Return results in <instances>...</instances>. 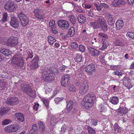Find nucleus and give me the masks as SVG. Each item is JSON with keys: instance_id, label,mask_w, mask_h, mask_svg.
Masks as SVG:
<instances>
[{"instance_id": "nucleus-45", "label": "nucleus", "mask_w": 134, "mask_h": 134, "mask_svg": "<svg viewBox=\"0 0 134 134\" xmlns=\"http://www.w3.org/2000/svg\"><path fill=\"white\" fill-rule=\"evenodd\" d=\"M50 28L51 31L53 33L56 34L58 32L56 26L51 27Z\"/></svg>"}, {"instance_id": "nucleus-1", "label": "nucleus", "mask_w": 134, "mask_h": 134, "mask_svg": "<svg viewBox=\"0 0 134 134\" xmlns=\"http://www.w3.org/2000/svg\"><path fill=\"white\" fill-rule=\"evenodd\" d=\"M95 95L92 92L88 94L84 97L83 100L81 103L82 107L87 109H90L93 105L94 100L96 99Z\"/></svg>"}, {"instance_id": "nucleus-14", "label": "nucleus", "mask_w": 134, "mask_h": 134, "mask_svg": "<svg viewBox=\"0 0 134 134\" xmlns=\"http://www.w3.org/2000/svg\"><path fill=\"white\" fill-rule=\"evenodd\" d=\"M10 25L12 27L16 29L19 27V22L16 17H12L11 18Z\"/></svg>"}, {"instance_id": "nucleus-51", "label": "nucleus", "mask_w": 134, "mask_h": 134, "mask_svg": "<svg viewBox=\"0 0 134 134\" xmlns=\"http://www.w3.org/2000/svg\"><path fill=\"white\" fill-rule=\"evenodd\" d=\"M63 98H64L63 97L60 98L57 97L55 98L54 99V100L55 102V103L58 104L59 102L62 100Z\"/></svg>"}, {"instance_id": "nucleus-27", "label": "nucleus", "mask_w": 134, "mask_h": 134, "mask_svg": "<svg viewBox=\"0 0 134 134\" xmlns=\"http://www.w3.org/2000/svg\"><path fill=\"white\" fill-rule=\"evenodd\" d=\"M90 25L93 29H95L98 28L100 26L96 21V20L94 22H91L90 23Z\"/></svg>"}, {"instance_id": "nucleus-43", "label": "nucleus", "mask_w": 134, "mask_h": 134, "mask_svg": "<svg viewBox=\"0 0 134 134\" xmlns=\"http://www.w3.org/2000/svg\"><path fill=\"white\" fill-rule=\"evenodd\" d=\"M70 22L73 24H74L76 22V18L74 16L72 15H71L70 18Z\"/></svg>"}, {"instance_id": "nucleus-44", "label": "nucleus", "mask_w": 134, "mask_h": 134, "mask_svg": "<svg viewBox=\"0 0 134 134\" xmlns=\"http://www.w3.org/2000/svg\"><path fill=\"white\" fill-rule=\"evenodd\" d=\"M8 15L6 13H4L3 15V18L2 19V21L5 22L7 21Z\"/></svg>"}, {"instance_id": "nucleus-4", "label": "nucleus", "mask_w": 134, "mask_h": 134, "mask_svg": "<svg viewBox=\"0 0 134 134\" xmlns=\"http://www.w3.org/2000/svg\"><path fill=\"white\" fill-rule=\"evenodd\" d=\"M12 63L15 66L19 67L23 66L24 63L23 57L20 54L14 56L12 58Z\"/></svg>"}, {"instance_id": "nucleus-35", "label": "nucleus", "mask_w": 134, "mask_h": 134, "mask_svg": "<svg viewBox=\"0 0 134 134\" xmlns=\"http://www.w3.org/2000/svg\"><path fill=\"white\" fill-rule=\"evenodd\" d=\"M108 45L107 42H104L102 45V47L100 48L99 49L101 50H103L106 49Z\"/></svg>"}, {"instance_id": "nucleus-53", "label": "nucleus", "mask_w": 134, "mask_h": 134, "mask_svg": "<svg viewBox=\"0 0 134 134\" xmlns=\"http://www.w3.org/2000/svg\"><path fill=\"white\" fill-rule=\"evenodd\" d=\"M56 25L55 24V21L54 20H51L49 22V27H53V26H55Z\"/></svg>"}, {"instance_id": "nucleus-34", "label": "nucleus", "mask_w": 134, "mask_h": 134, "mask_svg": "<svg viewBox=\"0 0 134 134\" xmlns=\"http://www.w3.org/2000/svg\"><path fill=\"white\" fill-rule=\"evenodd\" d=\"M9 110L8 108L2 109L0 110V115L2 116L8 112Z\"/></svg>"}, {"instance_id": "nucleus-21", "label": "nucleus", "mask_w": 134, "mask_h": 134, "mask_svg": "<svg viewBox=\"0 0 134 134\" xmlns=\"http://www.w3.org/2000/svg\"><path fill=\"white\" fill-rule=\"evenodd\" d=\"M124 23L122 20H118L115 24L116 28L118 30H119L121 29Z\"/></svg>"}, {"instance_id": "nucleus-48", "label": "nucleus", "mask_w": 134, "mask_h": 134, "mask_svg": "<svg viewBox=\"0 0 134 134\" xmlns=\"http://www.w3.org/2000/svg\"><path fill=\"white\" fill-rule=\"evenodd\" d=\"M27 54H28L27 58H32L33 56V54L31 50H29L28 51Z\"/></svg>"}, {"instance_id": "nucleus-38", "label": "nucleus", "mask_w": 134, "mask_h": 134, "mask_svg": "<svg viewBox=\"0 0 134 134\" xmlns=\"http://www.w3.org/2000/svg\"><path fill=\"white\" fill-rule=\"evenodd\" d=\"M127 37H129L131 38L134 39V33L128 32L126 34Z\"/></svg>"}, {"instance_id": "nucleus-15", "label": "nucleus", "mask_w": 134, "mask_h": 134, "mask_svg": "<svg viewBox=\"0 0 134 134\" xmlns=\"http://www.w3.org/2000/svg\"><path fill=\"white\" fill-rule=\"evenodd\" d=\"M88 84H82L80 85L79 88V93L83 95L86 93L88 89Z\"/></svg>"}, {"instance_id": "nucleus-31", "label": "nucleus", "mask_w": 134, "mask_h": 134, "mask_svg": "<svg viewBox=\"0 0 134 134\" xmlns=\"http://www.w3.org/2000/svg\"><path fill=\"white\" fill-rule=\"evenodd\" d=\"M119 126L118 125L117 123H115L114 125V129L115 130V133L116 134L120 132L121 131V130L120 129Z\"/></svg>"}, {"instance_id": "nucleus-36", "label": "nucleus", "mask_w": 134, "mask_h": 134, "mask_svg": "<svg viewBox=\"0 0 134 134\" xmlns=\"http://www.w3.org/2000/svg\"><path fill=\"white\" fill-rule=\"evenodd\" d=\"M12 105L17 104L19 102V100L18 98L15 97H13L12 100Z\"/></svg>"}, {"instance_id": "nucleus-57", "label": "nucleus", "mask_w": 134, "mask_h": 134, "mask_svg": "<svg viewBox=\"0 0 134 134\" xmlns=\"http://www.w3.org/2000/svg\"><path fill=\"white\" fill-rule=\"evenodd\" d=\"M59 92V90L57 88L55 89L54 91L53 94L51 97V99L54 98Z\"/></svg>"}, {"instance_id": "nucleus-41", "label": "nucleus", "mask_w": 134, "mask_h": 134, "mask_svg": "<svg viewBox=\"0 0 134 134\" xmlns=\"http://www.w3.org/2000/svg\"><path fill=\"white\" fill-rule=\"evenodd\" d=\"M69 90L71 91H75L76 88L73 84H70L69 87Z\"/></svg>"}, {"instance_id": "nucleus-39", "label": "nucleus", "mask_w": 134, "mask_h": 134, "mask_svg": "<svg viewBox=\"0 0 134 134\" xmlns=\"http://www.w3.org/2000/svg\"><path fill=\"white\" fill-rule=\"evenodd\" d=\"M68 111L70 112V113L72 115L74 114L77 112V110L75 107H72V108H71V109H70V110Z\"/></svg>"}, {"instance_id": "nucleus-64", "label": "nucleus", "mask_w": 134, "mask_h": 134, "mask_svg": "<svg viewBox=\"0 0 134 134\" xmlns=\"http://www.w3.org/2000/svg\"><path fill=\"white\" fill-rule=\"evenodd\" d=\"M111 68L113 70H118L119 69L118 66L117 65L112 66Z\"/></svg>"}, {"instance_id": "nucleus-42", "label": "nucleus", "mask_w": 134, "mask_h": 134, "mask_svg": "<svg viewBox=\"0 0 134 134\" xmlns=\"http://www.w3.org/2000/svg\"><path fill=\"white\" fill-rule=\"evenodd\" d=\"M98 122V120H97V119H94L91 120V121L90 122V123L91 124L96 126L97 125Z\"/></svg>"}, {"instance_id": "nucleus-2", "label": "nucleus", "mask_w": 134, "mask_h": 134, "mask_svg": "<svg viewBox=\"0 0 134 134\" xmlns=\"http://www.w3.org/2000/svg\"><path fill=\"white\" fill-rule=\"evenodd\" d=\"M54 74L51 68L45 69L42 72V79L45 81H51L54 79Z\"/></svg>"}, {"instance_id": "nucleus-28", "label": "nucleus", "mask_w": 134, "mask_h": 134, "mask_svg": "<svg viewBox=\"0 0 134 134\" xmlns=\"http://www.w3.org/2000/svg\"><path fill=\"white\" fill-rule=\"evenodd\" d=\"M48 43L51 45H53L56 41V40L54 38L51 36L48 37Z\"/></svg>"}, {"instance_id": "nucleus-5", "label": "nucleus", "mask_w": 134, "mask_h": 134, "mask_svg": "<svg viewBox=\"0 0 134 134\" xmlns=\"http://www.w3.org/2000/svg\"><path fill=\"white\" fill-rule=\"evenodd\" d=\"M96 16V19H97L96 21L101 26L103 31L104 32L106 31L108 29L106 23V21L102 16Z\"/></svg>"}, {"instance_id": "nucleus-8", "label": "nucleus", "mask_w": 134, "mask_h": 134, "mask_svg": "<svg viewBox=\"0 0 134 134\" xmlns=\"http://www.w3.org/2000/svg\"><path fill=\"white\" fill-rule=\"evenodd\" d=\"M21 89L25 92L27 94L31 96V94L33 92L29 84H21Z\"/></svg>"}, {"instance_id": "nucleus-30", "label": "nucleus", "mask_w": 134, "mask_h": 134, "mask_svg": "<svg viewBox=\"0 0 134 134\" xmlns=\"http://www.w3.org/2000/svg\"><path fill=\"white\" fill-rule=\"evenodd\" d=\"M74 34L75 31L74 28L73 27H71L69 30L68 32V37H72L74 35Z\"/></svg>"}, {"instance_id": "nucleus-37", "label": "nucleus", "mask_w": 134, "mask_h": 134, "mask_svg": "<svg viewBox=\"0 0 134 134\" xmlns=\"http://www.w3.org/2000/svg\"><path fill=\"white\" fill-rule=\"evenodd\" d=\"M99 38L100 39H102L104 38H107L108 36L105 34L103 33H99L98 34Z\"/></svg>"}, {"instance_id": "nucleus-6", "label": "nucleus", "mask_w": 134, "mask_h": 134, "mask_svg": "<svg viewBox=\"0 0 134 134\" xmlns=\"http://www.w3.org/2000/svg\"><path fill=\"white\" fill-rule=\"evenodd\" d=\"M18 16L21 25L23 26L26 25L29 22L28 18L23 13L19 14Z\"/></svg>"}, {"instance_id": "nucleus-23", "label": "nucleus", "mask_w": 134, "mask_h": 134, "mask_svg": "<svg viewBox=\"0 0 134 134\" xmlns=\"http://www.w3.org/2000/svg\"><path fill=\"white\" fill-rule=\"evenodd\" d=\"M67 104L66 107L67 109V110H70V109L74 107L73 105V102L72 100H68L66 102Z\"/></svg>"}, {"instance_id": "nucleus-63", "label": "nucleus", "mask_w": 134, "mask_h": 134, "mask_svg": "<svg viewBox=\"0 0 134 134\" xmlns=\"http://www.w3.org/2000/svg\"><path fill=\"white\" fill-rule=\"evenodd\" d=\"M95 4L96 9L97 10H100L101 9V8L100 7L101 6L99 5L97 3H95Z\"/></svg>"}, {"instance_id": "nucleus-18", "label": "nucleus", "mask_w": 134, "mask_h": 134, "mask_svg": "<svg viewBox=\"0 0 134 134\" xmlns=\"http://www.w3.org/2000/svg\"><path fill=\"white\" fill-rule=\"evenodd\" d=\"M38 62L39 60L38 57H36L33 58L30 65L31 68L34 69L38 67Z\"/></svg>"}, {"instance_id": "nucleus-13", "label": "nucleus", "mask_w": 134, "mask_h": 134, "mask_svg": "<svg viewBox=\"0 0 134 134\" xmlns=\"http://www.w3.org/2000/svg\"><path fill=\"white\" fill-rule=\"evenodd\" d=\"M87 48L90 53L93 56L95 57L97 56L99 53V51L94 49L92 47H91L89 45L87 46Z\"/></svg>"}, {"instance_id": "nucleus-26", "label": "nucleus", "mask_w": 134, "mask_h": 134, "mask_svg": "<svg viewBox=\"0 0 134 134\" xmlns=\"http://www.w3.org/2000/svg\"><path fill=\"white\" fill-rule=\"evenodd\" d=\"M119 99L116 97H114L111 98L110 99V102L114 104H117L119 102Z\"/></svg>"}, {"instance_id": "nucleus-17", "label": "nucleus", "mask_w": 134, "mask_h": 134, "mask_svg": "<svg viewBox=\"0 0 134 134\" xmlns=\"http://www.w3.org/2000/svg\"><path fill=\"white\" fill-rule=\"evenodd\" d=\"M128 109L126 108L123 107L117 109L116 112L118 115L121 116L125 115L128 112Z\"/></svg>"}, {"instance_id": "nucleus-12", "label": "nucleus", "mask_w": 134, "mask_h": 134, "mask_svg": "<svg viewBox=\"0 0 134 134\" xmlns=\"http://www.w3.org/2000/svg\"><path fill=\"white\" fill-rule=\"evenodd\" d=\"M85 71L90 75H92L93 72L96 71L94 65L92 64H90L86 66Z\"/></svg>"}, {"instance_id": "nucleus-7", "label": "nucleus", "mask_w": 134, "mask_h": 134, "mask_svg": "<svg viewBox=\"0 0 134 134\" xmlns=\"http://www.w3.org/2000/svg\"><path fill=\"white\" fill-rule=\"evenodd\" d=\"M19 129V126L14 124L7 126L4 129L6 132H13L16 131Z\"/></svg>"}, {"instance_id": "nucleus-59", "label": "nucleus", "mask_w": 134, "mask_h": 134, "mask_svg": "<svg viewBox=\"0 0 134 134\" xmlns=\"http://www.w3.org/2000/svg\"><path fill=\"white\" fill-rule=\"evenodd\" d=\"M39 106V104L38 103H37L36 104L35 103V105L33 106V108L34 110H35L36 111H37Z\"/></svg>"}, {"instance_id": "nucleus-60", "label": "nucleus", "mask_w": 134, "mask_h": 134, "mask_svg": "<svg viewBox=\"0 0 134 134\" xmlns=\"http://www.w3.org/2000/svg\"><path fill=\"white\" fill-rule=\"evenodd\" d=\"M5 53H4V55L7 56H8L9 55L11 54L12 53L11 51L9 50H5Z\"/></svg>"}, {"instance_id": "nucleus-22", "label": "nucleus", "mask_w": 134, "mask_h": 134, "mask_svg": "<svg viewBox=\"0 0 134 134\" xmlns=\"http://www.w3.org/2000/svg\"><path fill=\"white\" fill-rule=\"evenodd\" d=\"M38 124L39 128L40 129H41V130H40V133L41 134H44L45 130V127L44 123L41 121H38Z\"/></svg>"}, {"instance_id": "nucleus-11", "label": "nucleus", "mask_w": 134, "mask_h": 134, "mask_svg": "<svg viewBox=\"0 0 134 134\" xmlns=\"http://www.w3.org/2000/svg\"><path fill=\"white\" fill-rule=\"evenodd\" d=\"M36 17L40 20H42L44 17L42 10L40 9H35L34 12Z\"/></svg>"}, {"instance_id": "nucleus-46", "label": "nucleus", "mask_w": 134, "mask_h": 134, "mask_svg": "<svg viewBox=\"0 0 134 134\" xmlns=\"http://www.w3.org/2000/svg\"><path fill=\"white\" fill-rule=\"evenodd\" d=\"M108 22L109 24H113L114 23L113 18L112 17H109L108 19Z\"/></svg>"}, {"instance_id": "nucleus-54", "label": "nucleus", "mask_w": 134, "mask_h": 134, "mask_svg": "<svg viewBox=\"0 0 134 134\" xmlns=\"http://www.w3.org/2000/svg\"><path fill=\"white\" fill-rule=\"evenodd\" d=\"M99 107L100 108V110L101 112H104L106 110L103 104H101L99 105Z\"/></svg>"}, {"instance_id": "nucleus-9", "label": "nucleus", "mask_w": 134, "mask_h": 134, "mask_svg": "<svg viewBox=\"0 0 134 134\" xmlns=\"http://www.w3.org/2000/svg\"><path fill=\"white\" fill-rule=\"evenodd\" d=\"M58 26L62 29H66L69 26L68 22L66 21L61 20H59L58 22Z\"/></svg>"}, {"instance_id": "nucleus-56", "label": "nucleus", "mask_w": 134, "mask_h": 134, "mask_svg": "<svg viewBox=\"0 0 134 134\" xmlns=\"http://www.w3.org/2000/svg\"><path fill=\"white\" fill-rule=\"evenodd\" d=\"M79 50L81 52H83L85 51V46L82 45H80L79 47Z\"/></svg>"}, {"instance_id": "nucleus-10", "label": "nucleus", "mask_w": 134, "mask_h": 134, "mask_svg": "<svg viewBox=\"0 0 134 134\" xmlns=\"http://www.w3.org/2000/svg\"><path fill=\"white\" fill-rule=\"evenodd\" d=\"M14 117L15 120L19 123L23 122L25 120L24 115L23 114L21 113H15Z\"/></svg>"}, {"instance_id": "nucleus-49", "label": "nucleus", "mask_w": 134, "mask_h": 134, "mask_svg": "<svg viewBox=\"0 0 134 134\" xmlns=\"http://www.w3.org/2000/svg\"><path fill=\"white\" fill-rule=\"evenodd\" d=\"M11 1V0H9L6 2V3L5 4L4 8L6 10V8L7 7H8L9 8V7L10 5V4H9V3L10 4V3H12Z\"/></svg>"}, {"instance_id": "nucleus-47", "label": "nucleus", "mask_w": 134, "mask_h": 134, "mask_svg": "<svg viewBox=\"0 0 134 134\" xmlns=\"http://www.w3.org/2000/svg\"><path fill=\"white\" fill-rule=\"evenodd\" d=\"M44 88L46 92H50L52 91L51 88L49 87V85H48L47 84H45L44 85Z\"/></svg>"}, {"instance_id": "nucleus-25", "label": "nucleus", "mask_w": 134, "mask_h": 134, "mask_svg": "<svg viewBox=\"0 0 134 134\" xmlns=\"http://www.w3.org/2000/svg\"><path fill=\"white\" fill-rule=\"evenodd\" d=\"M77 19L79 22L82 24L84 23L86 20V18L83 15H79L77 17Z\"/></svg>"}, {"instance_id": "nucleus-62", "label": "nucleus", "mask_w": 134, "mask_h": 134, "mask_svg": "<svg viewBox=\"0 0 134 134\" xmlns=\"http://www.w3.org/2000/svg\"><path fill=\"white\" fill-rule=\"evenodd\" d=\"M32 130L34 131H36L37 130V126L36 124H34L33 125Z\"/></svg>"}, {"instance_id": "nucleus-3", "label": "nucleus", "mask_w": 134, "mask_h": 134, "mask_svg": "<svg viewBox=\"0 0 134 134\" xmlns=\"http://www.w3.org/2000/svg\"><path fill=\"white\" fill-rule=\"evenodd\" d=\"M0 42L2 44H7L13 47L17 45L18 43L17 38L13 36H11L8 39L2 38L0 40Z\"/></svg>"}, {"instance_id": "nucleus-58", "label": "nucleus", "mask_w": 134, "mask_h": 134, "mask_svg": "<svg viewBox=\"0 0 134 134\" xmlns=\"http://www.w3.org/2000/svg\"><path fill=\"white\" fill-rule=\"evenodd\" d=\"M43 102L44 104L46 107H48L49 101L47 99H44Z\"/></svg>"}, {"instance_id": "nucleus-16", "label": "nucleus", "mask_w": 134, "mask_h": 134, "mask_svg": "<svg viewBox=\"0 0 134 134\" xmlns=\"http://www.w3.org/2000/svg\"><path fill=\"white\" fill-rule=\"evenodd\" d=\"M125 4V2L124 0H114L111 4L114 7H119Z\"/></svg>"}, {"instance_id": "nucleus-40", "label": "nucleus", "mask_w": 134, "mask_h": 134, "mask_svg": "<svg viewBox=\"0 0 134 134\" xmlns=\"http://www.w3.org/2000/svg\"><path fill=\"white\" fill-rule=\"evenodd\" d=\"M12 97H10L8 98L7 99V100L6 101V104L9 105H12Z\"/></svg>"}, {"instance_id": "nucleus-24", "label": "nucleus", "mask_w": 134, "mask_h": 134, "mask_svg": "<svg viewBox=\"0 0 134 134\" xmlns=\"http://www.w3.org/2000/svg\"><path fill=\"white\" fill-rule=\"evenodd\" d=\"M58 115H53L51 117L50 123L51 125H53L54 124L57 123L58 121H57V118H58Z\"/></svg>"}, {"instance_id": "nucleus-33", "label": "nucleus", "mask_w": 134, "mask_h": 134, "mask_svg": "<svg viewBox=\"0 0 134 134\" xmlns=\"http://www.w3.org/2000/svg\"><path fill=\"white\" fill-rule=\"evenodd\" d=\"M114 44L115 46H124V43L119 39L116 40L114 41Z\"/></svg>"}, {"instance_id": "nucleus-50", "label": "nucleus", "mask_w": 134, "mask_h": 134, "mask_svg": "<svg viewBox=\"0 0 134 134\" xmlns=\"http://www.w3.org/2000/svg\"><path fill=\"white\" fill-rule=\"evenodd\" d=\"M113 74L115 75H117L120 77V76H122V74L121 72L116 71H114L113 73Z\"/></svg>"}, {"instance_id": "nucleus-29", "label": "nucleus", "mask_w": 134, "mask_h": 134, "mask_svg": "<svg viewBox=\"0 0 134 134\" xmlns=\"http://www.w3.org/2000/svg\"><path fill=\"white\" fill-rule=\"evenodd\" d=\"M82 57L81 55L79 54H77L75 56L74 60L77 62H81Z\"/></svg>"}, {"instance_id": "nucleus-61", "label": "nucleus", "mask_w": 134, "mask_h": 134, "mask_svg": "<svg viewBox=\"0 0 134 134\" xmlns=\"http://www.w3.org/2000/svg\"><path fill=\"white\" fill-rule=\"evenodd\" d=\"M87 15L88 16L91 17H92L94 15L93 13L91 11V9H90V10H89L88 11Z\"/></svg>"}, {"instance_id": "nucleus-32", "label": "nucleus", "mask_w": 134, "mask_h": 134, "mask_svg": "<svg viewBox=\"0 0 134 134\" xmlns=\"http://www.w3.org/2000/svg\"><path fill=\"white\" fill-rule=\"evenodd\" d=\"M88 133L89 134H95L96 131L93 128L89 126H87Z\"/></svg>"}, {"instance_id": "nucleus-52", "label": "nucleus", "mask_w": 134, "mask_h": 134, "mask_svg": "<svg viewBox=\"0 0 134 134\" xmlns=\"http://www.w3.org/2000/svg\"><path fill=\"white\" fill-rule=\"evenodd\" d=\"M11 121L10 120L5 119L2 122V124L3 125H6L10 122Z\"/></svg>"}, {"instance_id": "nucleus-20", "label": "nucleus", "mask_w": 134, "mask_h": 134, "mask_svg": "<svg viewBox=\"0 0 134 134\" xmlns=\"http://www.w3.org/2000/svg\"><path fill=\"white\" fill-rule=\"evenodd\" d=\"M11 2L12 3L10 4L9 3V4H10L9 8L8 7L6 8V10L9 11L10 12L14 11L16 8L17 7V5L14 4V2L12 1H11Z\"/></svg>"}, {"instance_id": "nucleus-55", "label": "nucleus", "mask_w": 134, "mask_h": 134, "mask_svg": "<svg viewBox=\"0 0 134 134\" xmlns=\"http://www.w3.org/2000/svg\"><path fill=\"white\" fill-rule=\"evenodd\" d=\"M71 45L72 48H76L78 47V45L76 42H72L71 44Z\"/></svg>"}, {"instance_id": "nucleus-19", "label": "nucleus", "mask_w": 134, "mask_h": 134, "mask_svg": "<svg viewBox=\"0 0 134 134\" xmlns=\"http://www.w3.org/2000/svg\"><path fill=\"white\" fill-rule=\"evenodd\" d=\"M70 79V77L69 75L67 74L62 76L61 81L62 84H67Z\"/></svg>"}]
</instances>
